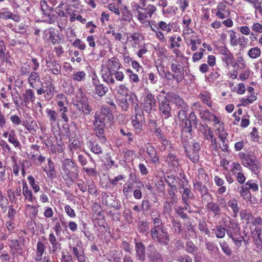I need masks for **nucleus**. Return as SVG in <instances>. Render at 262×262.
Masks as SVG:
<instances>
[{"mask_svg":"<svg viewBox=\"0 0 262 262\" xmlns=\"http://www.w3.org/2000/svg\"><path fill=\"white\" fill-rule=\"evenodd\" d=\"M46 64L47 70L50 73L56 76L61 75V66L56 60L49 59L46 61Z\"/></svg>","mask_w":262,"mask_h":262,"instance_id":"nucleus-21","label":"nucleus"},{"mask_svg":"<svg viewBox=\"0 0 262 262\" xmlns=\"http://www.w3.org/2000/svg\"><path fill=\"white\" fill-rule=\"evenodd\" d=\"M227 233L234 244L238 247L242 245V242L247 244V241L244 239L243 236L241 235V229L239 225L234 222L230 221L228 225L227 226Z\"/></svg>","mask_w":262,"mask_h":262,"instance_id":"nucleus-7","label":"nucleus"},{"mask_svg":"<svg viewBox=\"0 0 262 262\" xmlns=\"http://www.w3.org/2000/svg\"><path fill=\"white\" fill-rule=\"evenodd\" d=\"M143 40L142 34L139 32H134L129 34L127 40L132 48H135L139 46L140 43Z\"/></svg>","mask_w":262,"mask_h":262,"instance_id":"nucleus-28","label":"nucleus"},{"mask_svg":"<svg viewBox=\"0 0 262 262\" xmlns=\"http://www.w3.org/2000/svg\"><path fill=\"white\" fill-rule=\"evenodd\" d=\"M92 219L103 215L101 206L97 202H94L92 205Z\"/></svg>","mask_w":262,"mask_h":262,"instance_id":"nucleus-50","label":"nucleus"},{"mask_svg":"<svg viewBox=\"0 0 262 262\" xmlns=\"http://www.w3.org/2000/svg\"><path fill=\"white\" fill-rule=\"evenodd\" d=\"M120 19L122 21L130 22L133 19V15L128 7L124 5L120 8Z\"/></svg>","mask_w":262,"mask_h":262,"instance_id":"nucleus-35","label":"nucleus"},{"mask_svg":"<svg viewBox=\"0 0 262 262\" xmlns=\"http://www.w3.org/2000/svg\"><path fill=\"white\" fill-rule=\"evenodd\" d=\"M21 189L20 186L15 187L14 189L9 188L7 191V196L12 203H16L17 197L21 199Z\"/></svg>","mask_w":262,"mask_h":262,"instance_id":"nucleus-29","label":"nucleus"},{"mask_svg":"<svg viewBox=\"0 0 262 262\" xmlns=\"http://www.w3.org/2000/svg\"><path fill=\"white\" fill-rule=\"evenodd\" d=\"M227 205L232 211V216L234 217H237L239 210L238 201L235 198H232L227 202Z\"/></svg>","mask_w":262,"mask_h":262,"instance_id":"nucleus-43","label":"nucleus"},{"mask_svg":"<svg viewBox=\"0 0 262 262\" xmlns=\"http://www.w3.org/2000/svg\"><path fill=\"white\" fill-rule=\"evenodd\" d=\"M94 126L95 127V131L96 136L98 138L102 143H105L107 140V139L104 135V128L106 125L99 123L96 124L94 122Z\"/></svg>","mask_w":262,"mask_h":262,"instance_id":"nucleus-32","label":"nucleus"},{"mask_svg":"<svg viewBox=\"0 0 262 262\" xmlns=\"http://www.w3.org/2000/svg\"><path fill=\"white\" fill-rule=\"evenodd\" d=\"M69 143L68 148L72 152L80 149L81 147V143L78 138L74 139L73 140L70 139Z\"/></svg>","mask_w":262,"mask_h":262,"instance_id":"nucleus-60","label":"nucleus"},{"mask_svg":"<svg viewBox=\"0 0 262 262\" xmlns=\"http://www.w3.org/2000/svg\"><path fill=\"white\" fill-rule=\"evenodd\" d=\"M8 141L15 148L20 147V142L18 140L15 131L14 129L11 130L10 135L8 138Z\"/></svg>","mask_w":262,"mask_h":262,"instance_id":"nucleus-58","label":"nucleus"},{"mask_svg":"<svg viewBox=\"0 0 262 262\" xmlns=\"http://www.w3.org/2000/svg\"><path fill=\"white\" fill-rule=\"evenodd\" d=\"M227 3V2H221L216 7L215 16L219 19H223L230 17V10Z\"/></svg>","mask_w":262,"mask_h":262,"instance_id":"nucleus-18","label":"nucleus"},{"mask_svg":"<svg viewBox=\"0 0 262 262\" xmlns=\"http://www.w3.org/2000/svg\"><path fill=\"white\" fill-rule=\"evenodd\" d=\"M47 116L49 119L51 125L52 127H55L58 124V118L57 112L55 110L47 108L46 110Z\"/></svg>","mask_w":262,"mask_h":262,"instance_id":"nucleus-37","label":"nucleus"},{"mask_svg":"<svg viewBox=\"0 0 262 262\" xmlns=\"http://www.w3.org/2000/svg\"><path fill=\"white\" fill-rule=\"evenodd\" d=\"M132 124L136 134H140L143 130V125L145 122V117L133 115L131 117Z\"/></svg>","mask_w":262,"mask_h":262,"instance_id":"nucleus-27","label":"nucleus"},{"mask_svg":"<svg viewBox=\"0 0 262 262\" xmlns=\"http://www.w3.org/2000/svg\"><path fill=\"white\" fill-rule=\"evenodd\" d=\"M135 8L137 13L136 17L140 23L146 26L150 27L152 23L155 22L150 20V19L157 10L156 7L153 4H149L145 8L137 4Z\"/></svg>","mask_w":262,"mask_h":262,"instance_id":"nucleus-4","label":"nucleus"},{"mask_svg":"<svg viewBox=\"0 0 262 262\" xmlns=\"http://www.w3.org/2000/svg\"><path fill=\"white\" fill-rule=\"evenodd\" d=\"M185 226L186 227L182 234V238L189 239L190 237H195L196 232L192 224L189 222L188 224H186Z\"/></svg>","mask_w":262,"mask_h":262,"instance_id":"nucleus-40","label":"nucleus"},{"mask_svg":"<svg viewBox=\"0 0 262 262\" xmlns=\"http://www.w3.org/2000/svg\"><path fill=\"white\" fill-rule=\"evenodd\" d=\"M221 59L226 68L232 66L235 60L234 55L230 51L222 56Z\"/></svg>","mask_w":262,"mask_h":262,"instance_id":"nucleus-48","label":"nucleus"},{"mask_svg":"<svg viewBox=\"0 0 262 262\" xmlns=\"http://www.w3.org/2000/svg\"><path fill=\"white\" fill-rule=\"evenodd\" d=\"M22 125L30 133L33 134L36 132L35 126L36 125V123L35 120L32 119L31 117L27 119L25 121H23Z\"/></svg>","mask_w":262,"mask_h":262,"instance_id":"nucleus-46","label":"nucleus"},{"mask_svg":"<svg viewBox=\"0 0 262 262\" xmlns=\"http://www.w3.org/2000/svg\"><path fill=\"white\" fill-rule=\"evenodd\" d=\"M136 256L137 260L144 261L145 259V247L143 243L137 238L134 239Z\"/></svg>","mask_w":262,"mask_h":262,"instance_id":"nucleus-25","label":"nucleus"},{"mask_svg":"<svg viewBox=\"0 0 262 262\" xmlns=\"http://www.w3.org/2000/svg\"><path fill=\"white\" fill-rule=\"evenodd\" d=\"M261 49L258 47H254L250 48L248 52L247 55L250 58L254 59L259 57L261 56Z\"/></svg>","mask_w":262,"mask_h":262,"instance_id":"nucleus-54","label":"nucleus"},{"mask_svg":"<svg viewBox=\"0 0 262 262\" xmlns=\"http://www.w3.org/2000/svg\"><path fill=\"white\" fill-rule=\"evenodd\" d=\"M242 165L249 169L254 174L258 175L260 172V164L253 152L251 151L240 152L238 154Z\"/></svg>","mask_w":262,"mask_h":262,"instance_id":"nucleus-5","label":"nucleus"},{"mask_svg":"<svg viewBox=\"0 0 262 262\" xmlns=\"http://www.w3.org/2000/svg\"><path fill=\"white\" fill-rule=\"evenodd\" d=\"M170 67L171 72L176 77H178V80L180 83L185 78L184 67L179 63L176 58H173L171 60Z\"/></svg>","mask_w":262,"mask_h":262,"instance_id":"nucleus-16","label":"nucleus"},{"mask_svg":"<svg viewBox=\"0 0 262 262\" xmlns=\"http://www.w3.org/2000/svg\"><path fill=\"white\" fill-rule=\"evenodd\" d=\"M89 147L91 151L96 155H100L103 152L102 148L99 143L96 141L90 142Z\"/></svg>","mask_w":262,"mask_h":262,"instance_id":"nucleus-59","label":"nucleus"},{"mask_svg":"<svg viewBox=\"0 0 262 262\" xmlns=\"http://www.w3.org/2000/svg\"><path fill=\"white\" fill-rule=\"evenodd\" d=\"M107 260L110 262H120L121 258L118 252L116 250L110 251L107 256Z\"/></svg>","mask_w":262,"mask_h":262,"instance_id":"nucleus-64","label":"nucleus"},{"mask_svg":"<svg viewBox=\"0 0 262 262\" xmlns=\"http://www.w3.org/2000/svg\"><path fill=\"white\" fill-rule=\"evenodd\" d=\"M148 257L152 261H161L162 260L161 254L153 245H149L148 249Z\"/></svg>","mask_w":262,"mask_h":262,"instance_id":"nucleus-33","label":"nucleus"},{"mask_svg":"<svg viewBox=\"0 0 262 262\" xmlns=\"http://www.w3.org/2000/svg\"><path fill=\"white\" fill-rule=\"evenodd\" d=\"M72 252L78 262H86L88 258L85 256L81 241H78L72 248Z\"/></svg>","mask_w":262,"mask_h":262,"instance_id":"nucleus-23","label":"nucleus"},{"mask_svg":"<svg viewBox=\"0 0 262 262\" xmlns=\"http://www.w3.org/2000/svg\"><path fill=\"white\" fill-rule=\"evenodd\" d=\"M179 159L177 158L176 155L172 153L169 154L165 160V162L171 167H177L179 165Z\"/></svg>","mask_w":262,"mask_h":262,"instance_id":"nucleus-49","label":"nucleus"},{"mask_svg":"<svg viewBox=\"0 0 262 262\" xmlns=\"http://www.w3.org/2000/svg\"><path fill=\"white\" fill-rule=\"evenodd\" d=\"M46 246L45 244L40 241H38L36 245V250L34 257L35 261H40L41 260V257L46 251Z\"/></svg>","mask_w":262,"mask_h":262,"instance_id":"nucleus-38","label":"nucleus"},{"mask_svg":"<svg viewBox=\"0 0 262 262\" xmlns=\"http://www.w3.org/2000/svg\"><path fill=\"white\" fill-rule=\"evenodd\" d=\"M45 80V86L41 80L40 74L37 71H31L27 78L29 85L32 89L36 90L38 95H43L46 100H50L53 97L56 88L53 82L51 75Z\"/></svg>","mask_w":262,"mask_h":262,"instance_id":"nucleus-1","label":"nucleus"},{"mask_svg":"<svg viewBox=\"0 0 262 262\" xmlns=\"http://www.w3.org/2000/svg\"><path fill=\"white\" fill-rule=\"evenodd\" d=\"M209 181V177L203 168H200L198 170V174L193 183H207Z\"/></svg>","mask_w":262,"mask_h":262,"instance_id":"nucleus-41","label":"nucleus"},{"mask_svg":"<svg viewBox=\"0 0 262 262\" xmlns=\"http://www.w3.org/2000/svg\"><path fill=\"white\" fill-rule=\"evenodd\" d=\"M217 137L220 140V142L218 144V152H220V149L225 154H229V146L228 144V134L225 131H222L216 134Z\"/></svg>","mask_w":262,"mask_h":262,"instance_id":"nucleus-15","label":"nucleus"},{"mask_svg":"<svg viewBox=\"0 0 262 262\" xmlns=\"http://www.w3.org/2000/svg\"><path fill=\"white\" fill-rule=\"evenodd\" d=\"M193 187L195 190L199 191L201 195L202 202L206 203L213 199V195L209 193L206 184L193 183Z\"/></svg>","mask_w":262,"mask_h":262,"instance_id":"nucleus-14","label":"nucleus"},{"mask_svg":"<svg viewBox=\"0 0 262 262\" xmlns=\"http://www.w3.org/2000/svg\"><path fill=\"white\" fill-rule=\"evenodd\" d=\"M248 190L253 192H256L258 190V181L255 180H249L244 185Z\"/></svg>","mask_w":262,"mask_h":262,"instance_id":"nucleus-61","label":"nucleus"},{"mask_svg":"<svg viewBox=\"0 0 262 262\" xmlns=\"http://www.w3.org/2000/svg\"><path fill=\"white\" fill-rule=\"evenodd\" d=\"M49 241L52 245V253L55 254L61 249V244L58 242V239L53 233H50L49 235Z\"/></svg>","mask_w":262,"mask_h":262,"instance_id":"nucleus-36","label":"nucleus"},{"mask_svg":"<svg viewBox=\"0 0 262 262\" xmlns=\"http://www.w3.org/2000/svg\"><path fill=\"white\" fill-rule=\"evenodd\" d=\"M192 145L189 147L185 146V152L187 157L193 163L199 161V151L201 149L200 143L196 141H193Z\"/></svg>","mask_w":262,"mask_h":262,"instance_id":"nucleus-12","label":"nucleus"},{"mask_svg":"<svg viewBox=\"0 0 262 262\" xmlns=\"http://www.w3.org/2000/svg\"><path fill=\"white\" fill-rule=\"evenodd\" d=\"M214 113L210 112L208 110H201L199 113L200 117L205 121H209L210 122L211 119L212 118L214 115Z\"/></svg>","mask_w":262,"mask_h":262,"instance_id":"nucleus-63","label":"nucleus"},{"mask_svg":"<svg viewBox=\"0 0 262 262\" xmlns=\"http://www.w3.org/2000/svg\"><path fill=\"white\" fill-rule=\"evenodd\" d=\"M120 133L122 136H123L124 139L127 141L128 144H131L133 142L134 139V135L129 128H120Z\"/></svg>","mask_w":262,"mask_h":262,"instance_id":"nucleus-47","label":"nucleus"},{"mask_svg":"<svg viewBox=\"0 0 262 262\" xmlns=\"http://www.w3.org/2000/svg\"><path fill=\"white\" fill-rule=\"evenodd\" d=\"M22 103L26 107L29 108L30 106L33 105L36 100V97L34 91L32 89H26L22 95Z\"/></svg>","mask_w":262,"mask_h":262,"instance_id":"nucleus-17","label":"nucleus"},{"mask_svg":"<svg viewBox=\"0 0 262 262\" xmlns=\"http://www.w3.org/2000/svg\"><path fill=\"white\" fill-rule=\"evenodd\" d=\"M198 98L208 107H211L212 106V95L209 92L207 91L201 92L199 95Z\"/></svg>","mask_w":262,"mask_h":262,"instance_id":"nucleus-39","label":"nucleus"},{"mask_svg":"<svg viewBox=\"0 0 262 262\" xmlns=\"http://www.w3.org/2000/svg\"><path fill=\"white\" fill-rule=\"evenodd\" d=\"M40 9L42 14L48 17L51 16L50 13L52 11V8L48 5L45 0H41L40 2Z\"/></svg>","mask_w":262,"mask_h":262,"instance_id":"nucleus-56","label":"nucleus"},{"mask_svg":"<svg viewBox=\"0 0 262 262\" xmlns=\"http://www.w3.org/2000/svg\"><path fill=\"white\" fill-rule=\"evenodd\" d=\"M71 78L74 82H81L86 78V73L84 71L74 72L71 75Z\"/></svg>","mask_w":262,"mask_h":262,"instance_id":"nucleus-53","label":"nucleus"},{"mask_svg":"<svg viewBox=\"0 0 262 262\" xmlns=\"http://www.w3.org/2000/svg\"><path fill=\"white\" fill-rule=\"evenodd\" d=\"M62 177L65 183L68 186H71L79 176L78 166L72 159L66 158L62 161Z\"/></svg>","mask_w":262,"mask_h":262,"instance_id":"nucleus-2","label":"nucleus"},{"mask_svg":"<svg viewBox=\"0 0 262 262\" xmlns=\"http://www.w3.org/2000/svg\"><path fill=\"white\" fill-rule=\"evenodd\" d=\"M110 233V227L107 226V228L105 227H98L96 231V234L97 237L100 239H106V234Z\"/></svg>","mask_w":262,"mask_h":262,"instance_id":"nucleus-55","label":"nucleus"},{"mask_svg":"<svg viewBox=\"0 0 262 262\" xmlns=\"http://www.w3.org/2000/svg\"><path fill=\"white\" fill-rule=\"evenodd\" d=\"M57 112L60 114V117L64 122L68 123L69 121V117L67 114L68 112V102L67 104L57 105Z\"/></svg>","mask_w":262,"mask_h":262,"instance_id":"nucleus-45","label":"nucleus"},{"mask_svg":"<svg viewBox=\"0 0 262 262\" xmlns=\"http://www.w3.org/2000/svg\"><path fill=\"white\" fill-rule=\"evenodd\" d=\"M136 181L134 179H129L123 185L122 192L123 195L127 198L130 196L135 188V184Z\"/></svg>","mask_w":262,"mask_h":262,"instance_id":"nucleus-34","label":"nucleus"},{"mask_svg":"<svg viewBox=\"0 0 262 262\" xmlns=\"http://www.w3.org/2000/svg\"><path fill=\"white\" fill-rule=\"evenodd\" d=\"M49 33L50 35L49 39L52 45H59L61 43L62 39L57 31H56L54 29H50Z\"/></svg>","mask_w":262,"mask_h":262,"instance_id":"nucleus-42","label":"nucleus"},{"mask_svg":"<svg viewBox=\"0 0 262 262\" xmlns=\"http://www.w3.org/2000/svg\"><path fill=\"white\" fill-rule=\"evenodd\" d=\"M114 119V116L112 110L107 106H103L95 112L94 122L106 125L113 122Z\"/></svg>","mask_w":262,"mask_h":262,"instance_id":"nucleus-8","label":"nucleus"},{"mask_svg":"<svg viewBox=\"0 0 262 262\" xmlns=\"http://www.w3.org/2000/svg\"><path fill=\"white\" fill-rule=\"evenodd\" d=\"M251 224L255 227V231L256 233H261L262 231V218L258 216L253 218Z\"/></svg>","mask_w":262,"mask_h":262,"instance_id":"nucleus-62","label":"nucleus"},{"mask_svg":"<svg viewBox=\"0 0 262 262\" xmlns=\"http://www.w3.org/2000/svg\"><path fill=\"white\" fill-rule=\"evenodd\" d=\"M121 66L119 59L113 57L108 59L105 64L101 66L102 78L103 80L108 85L115 84V80L113 78V73L118 70Z\"/></svg>","mask_w":262,"mask_h":262,"instance_id":"nucleus-3","label":"nucleus"},{"mask_svg":"<svg viewBox=\"0 0 262 262\" xmlns=\"http://www.w3.org/2000/svg\"><path fill=\"white\" fill-rule=\"evenodd\" d=\"M145 150L148 158L151 162L155 164H159L160 159L156 148L150 143H147L145 146Z\"/></svg>","mask_w":262,"mask_h":262,"instance_id":"nucleus-24","label":"nucleus"},{"mask_svg":"<svg viewBox=\"0 0 262 262\" xmlns=\"http://www.w3.org/2000/svg\"><path fill=\"white\" fill-rule=\"evenodd\" d=\"M47 161L48 164L43 168V170L46 173L48 178L52 180L56 177L54 163L51 157L47 159Z\"/></svg>","mask_w":262,"mask_h":262,"instance_id":"nucleus-30","label":"nucleus"},{"mask_svg":"<svg viewBox=\"0 0 262 262\" xmlns=\"http://www.w3.org/2000/svg\"><path fill=\"white\" fill-rule=\"evenodd\" d=\"M166 97L174 103L177 108L188 109V104L184 102L183 99L180 97V96L173 92L168 93Z\"/></svg>","mask_w":262,"mask_h":262,"instance_id":"nucleus-22","label":"nucleus"},{"mask_svg":"<svg viewBox=\"0 0 262 262\" xmlns=\"http://www.w3.org/2000/svg\"><path fill=\"white\" fill-rule=\"evenodd\" d=\"M74 106L77 110L86 116L90 115L92 110L88 100H80L77 101Z\"/></svg>","mask_w":262,"mask_h":262,"instance_id":"nucleus-26","label":"nucleus"},{"mask_svg":"<svg viewBox=\"0 0 262 262\" xmlns=\"http://www.w3.org/2000/svg\"><path fill=\"white\" fill-rule=\"evenodd\" d=\"M182 193V201L184 205H188V201L193 200L194 198V195L190 188L186 187L183 189Z\"/></svg>","mask_w":262,"mask_h":262,"instance_id":"nucleus-44","label":"nucleus"},{"mask_svg":"<svg viewBox=\"0 0 262 262\" xmlns=\"http://www.w3.org/2000/svg\"><path fill=\"white\" fill-rule=\"evenodd\" d=\"M172 232L176 234H180L182 233L183 229L181 223L180 221L175 219L173 217H171Z\"/></svg>","mask_w":262,"mask_h":262,"instance_id":"nucleus-52","label":"nucleus"},{"mask_svg":"<svg viewBox=\"0 0 262 262\" xmlns=\"http://www.w3.org/2000/svg\"><path fill=\"white\" fill-rule=\"evenodd\" d=\"M232 66L234 68H236L237 70H242L245 69L247 67V64L243 56H240L236 58L235 61H234Z\"/></svg>","mask_w":262,"mask_h":262,"instance_id":"nucleus-57","label":"nucleus"},{"mask_svg":"<svg viewBox=\"0 0 262 262\" xmlns=\"http://www.w3.org/2000/svg\"><path fill=\"white\" fill-rule=\"evenodd\" d=\"M150 29L155 33L156 38L160 42H164L166 39L163 32L167 34L171 32L172 25L171 23H167L164 21L160 20L159 21L158 26L156 24L155 21L152 23Z\"/></svg>","mask_w":262,"mask_h":262,"instance_id":"nucleus-9","label":"nucleus"},{"mask_svg":"<svg viewBox=\"0 0 262 262\" xmlns=\"http://www.w3.org/2000/svg\"><path fill=\"white\" fill-rule=\"evenodd\" d=\"M210 122L213 123V126L215 128L216 134L222 131H225V123L222 121L220 116L216 115L215 114L211 119Z\"/></svg>","mask_w":262,"mask_h":262,"instance_id":"nucleus-31","label":"nucleus"},{"mask_svg":"<svg viewBox=\"0 0 262 262\" xmlns=\"http://www.w3.org/2000/svg\"><path fill=\"white\" fill-rule=\"evenodd\" d=\"M92 83L94 88V93L97 96L101 98L108 92V88L104 84L101 83L97 78H93Z\"/></svg>","mask_w":262,"mask_h":262,"instance_id":"nucleus-20","label":"nucleus"},{"mask_svg":"<svg viewBox=\"0 0 262 262\" xmlns=\"http://www.w3.org/2000/svg\"><path fill=\"white\" fill-rule=\"evenodd\" d=\"M205 206L206 211L208 215H212L214 217L219 218L222 214V208H227V202L225 198H221L217 202H207Z\"/></svg>","mask_w":262,"mask_h":262,"instance_id":"nucleus-6","label":"nucleus"},{"mask_svg":"<svg viewBox=\"0 0 262 262\" xmlns=\"http://www.w3.org/2000/svg\"><path fill=\"white\" fill-rule=\"evenodd\" d=\"M159 110L160 116L163 119H166L171 116V108L166 97L161 102H159Z\"/></svg>","mask_w":262,"mask_h":262,"instance_id":"nucleus-19","label":"nucleus"},{"mask_svg":"<svg viewBox=\"0 0 262 262\" xmlns=\"http://www.w3.org/2000/svg\"><path fill=\"white\" fill-rule=\"evenodd\" d=\"M141 105L146 113H150L156 106V100L154 96L148 90L145 91L141 98Z\"/></svg>","mask_w":262,"mask_h":262,"instance_id":"nucleus-11","label":"nucleus"},{"mask_svg":"<svg viewBox=\"0 0 262 262\" xmlns=\"http://www.w3.org/2000/svg\"><path fill=\"white\" fill-rule=\"evenodd\" d=\"M28 158L37 164L41 165L46 160V157L41 154L40 146L37 144H32L26 152Z\"/></svg>","mask_w":262,"mask_h":262,"instance_id":"nucleus-10","label":"nucleus"},{"mask_svg":"<svg viewBox=\"0 0 262 262\" xmlns=\"http://www.w3.org/2000/svg\"><path fill=\"white\" fill-rule=\"evenodd\" d=\"M199 130L203 134L204 139L206 140L213 134L211 128L207 124H201Z\"/></svg>","mask_w":262,"mask_h":262,"instance_id":"nucleus-51","label":"nucleus"},{"mask_svg":"<svg viewBox=\"0 0 262 262\" xmlns=\"http://www.w3.org/2000/svg\"><path fill=\"white\" fill-rule=\"evenodd\" d=\"M150 236L152 240L163 246H167L169 242V235L166 229L158 230L151 229Z\"/></svg>","mask_w":262,"mask_h":262,"instance_id":"nucleus-13","label":"nucleus"}]
</instances>
